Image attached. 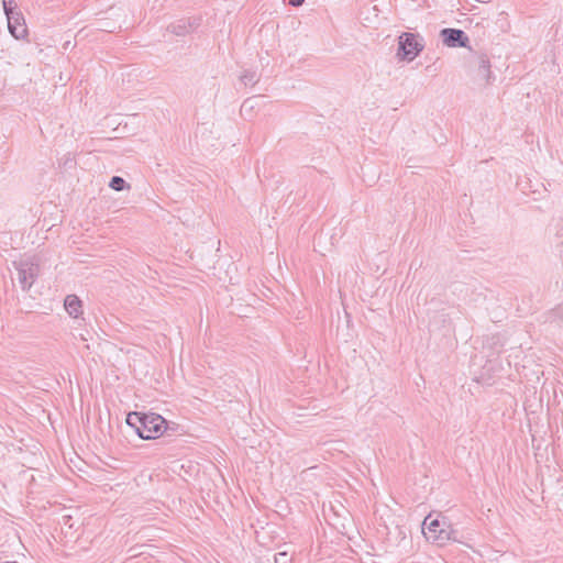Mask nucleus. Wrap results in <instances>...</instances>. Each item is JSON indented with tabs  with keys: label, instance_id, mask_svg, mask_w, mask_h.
<instances>
[{
	"label": "nucleus",
	"instance_id": "f257e3e1",
	"mask_svg": "<svg viewBox=\"0 0 563 563\" xmlns=\"http://www.w3.org/2000/svg\"><path fill=\"white\" fill-rule=\"evenodd\" d=\"M126 424L144 440L156 439L169 430L168 421L154 412L132 411L126 416Z\"/></svg>",
	"mask_w": 563,
	"mask_h": 563
},
{
	"label": "nucleus",
	"instance_id": "f03ea898",
	"mask_svg": "<svg viewBox=\"0 0 563 563\" xmlns=\"http://www.w3.org/2000/svg\"><path fill=\"white\" fill-rule=\"evenodd\" d=\"M422 533L427 540L444 545L448 541H457V531L445 520L427 516L422 522Z\"/></svg>",
	"mask_w": 563,
	"mask_h": 563
},
{
	"label": "nucleus",
	"instance_id": "7ed1b4c3",
	"mask_svg": "<svg viewBox=\"0 0 563 563\" xmlns=\"http://www.w3.org/2000/svg\"><path fill=\"white\" fill-rule=\"evenodd\" d=\"M423 38L413 33L405 32L398 37L397 56L401 60H413L423 49Z\"/></svg>",
	"mask_w": 563,
	"mask_h": 563
},
{
	"label": "nucleus",
	"instance_id": "20e7f679",
	"mask_svg": "<svg viewBox=\"0 0 563 563\" xmlns=\"http://www.w3.org/2000/svg\"><path fill=\"white\" fill-rule=\"evenodd\" d=\"M18 272V282L22 290H29L38 276L40 266L33 258H25L13 262Z\"/></svg>",
	"mask_w": 563,
	"mask_h": 563
},
{
	"label": "nucleus",
	"instance_id": "39448f33",
	"mask_svg": "<svg viewBox=\"0 0 563 563\" xmlns=\"http://www.w3.org/2000/svg\"><path fill=\"white\" fill-rule=\"evenodd\" d=\"M473 79L481 87L490 84V80L494 79L486 54H478L475 57L473 62Z\"/></svg>",
	"mask_w": 563,
	"mask_h": 563
},
{
	"label": "nucleus",
	"instance_id": "423d86ee",
	"mask_svg": "<svg viewBox=\"0 0 563 563\" xmlns=\"http://www.w3.org/2000/svg\"><path fill=\"white\" fill-rule=\"evenodd\" d=\"M4 14L10 34L16 40L23 38L27 34V27L22 12L18 10V5L7 9Z\"/></svg>",
	"mask_w": 563,
	"mask_h": 563
},
{
	"label": "nucleus",
	"instance_id": "0eeeda50",
	"mask_svg": "<svg viewBox=\"0 0 563 563\" xmlns=\"http://www.w3.org/2000/svg\"><path fill=\"white\" fill-rule=\"evenodd\" d=\"M442 42L448 47H468L470 38L463 30L460 29H442L440 31Z\"/></svg>",
	"mask_w": 563,
	"mask_h": 563
},
{
	"label": "nucleus",
	"instance_id": "6e6552de",
	"mask_svg": "<svg viewBox=\"0 0 563 563\" xmlns=\"http://www.w3.org/2000/svg\"><path fill=\"white\" fill-rule=\"evenodd\" d=\"M200 22L201 18L198 16L179 19L169 24L167 30L177 36H185L196 30L200 25Z\"/></svg>",
	"mask_w": 563,
	"mask_h": 563
},
{
	"label": "nucleus",
	"instance_id": "1a4fd4ad",
	"mask_svg": "<svg viewBox=\"0 0 563 563\" xmlns=\"http://www.w3.org/2000/svg\"><path fill=\"white\" fill-rule=\"evenodd\" d=\"M64 307L70 317L77 318L81 313V300L76 295H67Z\"/></svg>",
	"mask_w": 563,
	"mask_h": 563
},
{
	"label": "nucleus",
	"instance_id": "9d476101",
	"mask_svg": "<svg viewBox=\"0 0 563 563\" xmlns=\"http://www.w3.org/2000/svg\"><path fill=\"white\" fill-rule=\"evenodd\" d=\"M240 79L245 86H254L258 81V76L256 71L245 70Z\"/></svg>",
	"mask_w": 563,
	"mask_h": 563
},
{
	"label": "nucleus",
	"instance_id": "9b49d317",
	"mask_svg": "<svg viewBox=\"0 0 563 563\" xmlns=\"http://www.w3.org/2000/svg\"><path fill=\"white\" fill-rule=\"evenodd\" d=\"M109 187L115 191H121L128 187V184L122 177L113 176L109 183Z\"/></svg>",
	"mask_w": 563,
	"mask_h": 563
},
{
	"label": "nucleus",
	"instance_id": "f8f14e48",
	"mask_svg": "<svg viewBox=\"0 0 563 563\" xmlns=\"http://www.w3.org/2000/svg\"><path fill=\"white\" fill-rule=\"evenodd\" d=\"M550 321H560L563 322V302L558 305L554 309H552L549 313Z\"/></svg>",
	"mask_w": 563,
	"mask_h": 563
},
{
	"label": "nucleus",
	"instance_id": "ddd939ff",
	"mask_svg": "<svg viewBox=\"0 0 563 563\" xmlns=\"http://www.w3.org/2000/svg\"><path fill=\"white\" fill-rule=\"evenodd\" d=\"M275 563H290V558L287 551H280L274 556Z\"/></svg>",
	"mask_w": 563,
	"mask_h": 563
},
{
	"label": "nucleus",
	"instance_id": "4468645a",
	"mask_svg": "<svg viewBox=\"0 0 563 563\" xmlns=\"http://www.w3.org/2000/svg\"><path fill=\"white\" fill-rule=\"evenodd\" d=\"M448 316L445 313H440L434 316L431 320L429 325L431 328H437L439 322H442L443 324L448 321Z\"/></svg>",
	"mask_w": 563,
	"mask_h": 563
},
{
	"label": "nucleus",
	"instance_id": "2eb2a0df",
	"mask_svg": "<svg viewBox=\"0 0 563 563\" xmlns=\"http://www.w3.org/2000/svg\"><path fill=\"white\" fill-rule=\"evenodd\" d=\"M3 11H5L9 8L16 7L13 0H2Z\"/></svg>",
	"mask_w": 563,
	"mask_h": 563
},
{
	"label": "nucleus",
	"instance_id": "dca6fc26",
	"mask_svg": "<svg viewBox=\"0 0 563 563\" xmlns=\"http://www.w3.org/2000/svg\"><path fill=\"white\" fill-rule=\"evenodd\" d=\"M305 0H289V4L292 5V7H300L301 4H303Z\"/></svg>",
	"mask_w": 563,
	"mask_h": 563
},
{
	"label": "nucleus",
	"instance_id": "f3484780",
	"mask_svg": "<svg viewBox=\"0 0 563 563\" xmlns=\"http://www.w3.org/2000/svg\"><path fill=\"white\" fill-rule=\"evenodd\" d=\"M249 102H250V100H246L243 102V104L241 107V111H243L247 107Z\"/></svg>",
	"mask_w": 563,
	"mask_h": 563
},
{
	"label": "nucleus",
	"instance_id": "a211bd4d",
	"mask_svg": "<svg viewBox=\"0 0 563 563\" xmlns=\"http://www.w3.org/2000/svg\"><path fill=\"white\" fill-rule=\"evenodd\" d=\"M399 534H402V539L401 540H406L405 533L402 531H399Z\"/></svg>",
	"mask_w": 563,
	"mask_h": 563
},
{
	"label": "nucleus",
	"instance_id": "6ab92c4d",
	"mask_svg": "<svg viewBox=\"0 0 563 563\" xmlns=\"http://www.w3.org/2000/svg\"><path fill=\"white\" fill-rule=\"evenodd\" d=\"M372 10H373V11H375V12H377V7H376V5H373V7H372Z\"/></svg>",
	"mask_w": 563,
	"mask_h": 563
}]
</instances>
